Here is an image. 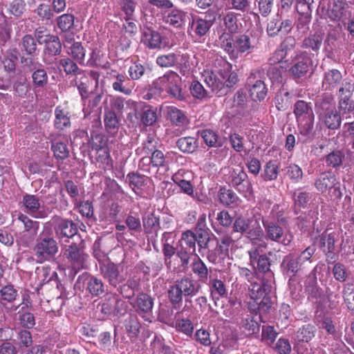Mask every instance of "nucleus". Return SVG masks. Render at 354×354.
<instances>
[{
	"label": "nucleus",
	"mask_w": 354,
	"mask_h": 354,
	"mask_svg": "<svg viewBox=\"0 0 354 354\" xmlns=\"http://www.w3.org/2000/svg\"><path fill=\"white\" fill-rule=\"evenodd\" d=\"M221 68L218 70V77L213 71H205L203 77L205 84L210 88L209 91L198 81H193L190 86L192 95L201 100H207L212 97L211 93L218 97L227 95L237 83V74L232 71V65L224 60L219 61Z\"/></svg>",
	"instance_id": "1"
},
{
	"label": "nucleus",
	"mask_w": 354,
	"mask_h": 354,
	"mask_svg": "<svg viewBox=\"0 0 354 354\" xmlns=\"http://www.w3.org/2000/svg\"><path fill=\"white\" fill-rule=\"evenodd\" d=\"M201 289V286L196 280L184 276L169 286L167 297L173 308L178 309L182 306L183 298L186 304H192V299L197 295Z\"/></svg>",
	"instance_id": "2"
},
{
	"label": "nucleus",
	"mask_w": 354,
	"mask_h": 354,
	"mask_svg": "<svg viewBox=\"0 0 354 354\" xmlns=\"http://www.w3.org/2000/svg\"><path fill=\"white\" fill-rule=\"evenodd\" d=\"M182 86V80L179 75L173 71H169L152 82L145 98L149 100L154 95H160L165 91L176 100H184L185 97Z\"/></svg>",
	"instance_id": "3"
},
{
	"label": "nucleus",
	"mask_w": 354,
	"mask_h": 354,
	"mask_svg": "<svg viewBox=\"0 0 354 354\" xmlns=\"http://www.w3.org/2000/svg\"><path fill=\"white\" fill-rule=\"evenodd\" d=\"M240 276L245 279L249 283L248 289L250 293V301L248 303V308L251 313L255 314H263L269 313L272 306L270 293L260 292L256 297L252 295V288L254 284H260L255 281L257 279V273L254 268L252 270L248 268H241L239 269Z\"/></svg>",
	"instance_id": "4"
},
{
	"label": "nucleus",
	"mask_w": 354,
	"mask_h": 354,
	"mask_svg": "<svg viewBox=\"0 0 354 354\" xmlns=\"http://www.w3.org/2000/svg\"><path fill=\"white\" fill-rule=\"evenodd\" d=\"M315 108L320 124L331 130H336L340 127L342 118L336 109L332 94H323L316 100Z\"/></svg>",
	"instance_id": "5"
},
{
	"label": "nucleus",
	"mask_w": 354,
	"mask_h": 354,
	"mask_svg": "<svg viewBox=\"0 0 354 354\" xmlns=\"http://www.w3.org/2000/svg\"><path fill=\"white\" fill-rule=\"evenodd\" d=\"M251 266L256 270L257 279L261 280V284H254L252 288V295L256 297L260 292L270 294L274 289L275 278L274 274L270 268V257L266 254H262L254 265Z\"/></svg>",
	"instance_id": "6"
},
{
	"label": "nucleus",
	"mask_w": 354,
	"mask_h": 354,
	"mask_svg": "<svg viewBox=\"0 0 354 354\" xmlns=\"http://www.w3.org/2000/svg\"><path fill=\"white\" fill-rule=\"evenodd\" d=\"M294 113L300 133L308 138H313L315 115L311 103L298 100L294 105Z\"/></svg>",
	"instance_id": "7"
},
{
	"label": "nucleus",
	"mask_w": 354,
	"mask_h": 354,
	"mask_svg": "<svg viewBox=\"0 0 354 354\" xmlns=\"http://www.w3.org/2000/svg\"><path fill=\"white\" fill-rule=\"evenodd\" d=\"M33 251L38 262L51 261L58 253V243L52 236L42 232L36 240Z\"/></svg>",
	"instance_id": "8"
},
{
	"label": "nucleus",
	"mask_w": 354,
	"mask_h": 354,
	"mask_svg": "<svg viewBox=\"0 0 354 354\" xmlns=\"http://www.w3.org/2000/svg\"><path fill=\"white\" fill-rule=\"evenodd\" d=\"M338 241V236L334 232H329L328 230L322 232L317 239L319 248L325 254L328 263H335L338 258V250L335 243Z\"/></svg>",
	"instance_id": "9"
},
{
	"label": "nucleus",
	"mask_w": 354,
	"mask_h": 354,
	"mask_svg": "<svg viewBox=\"0 0 354 354\" xmlns=\"http://www.w3.org/2000/svg\"><path fill=\"white\" fill-rule=\"evenodd\" d=\"M264 75V69L259 68L252 71L248 78V84L250 86V94L254 101L264 100L268 94V88L262 80Z\"/></svg>",
	"instance_id": "10"
},
{
	"label": "nucleus",
	"mask_w": 354,
	"mask_h": 354,
	"mask_svg": "<svg viewBox=\"0 0 354 354\" xmlns=\"http://www.w3.org/2000/svg\"><path fill=\"white\" fill-rule=\"evenodd\" d=\"M265 230V239L283 245H288L292 241L291 236H288L284 227L278 222L263 221Z\"/></svg>",
	"instance_id": "11"
},
{
	"label": "nucleus",
	"mask_w": 354,
	"mask_h": 354,
	"mask_svg": "<svg viewBox=\"0 0 354 354\" xmlns=\"http://www.w3.org/2000/svg\"><path fill=\"white\" fill-rule=\"evenodd\" d=\"M100 272L109 286L115 289L125 281L123 268L119 264L112 262L101 264Z\"/></svg>",
	"instance_id": "12"
},
{
	"label": "nucleus",
	"mask_w": 354,
	"mask_h": 354,
	"mask_svg": "<svg viewBox=\"0 0 354 354\" xmlns=\"http://www.w3.org/2000/svg\"><path fill=\"white\" fill-rule=\"evenodd\" d=\"M53 222L56 237L60 241L64 239L65 241H68L77 234V224L72 220L55 216Z\"/></svg>",
	"instance_id": "13"
},
{
	"label": "nucleus",
	"mask_w": 354,
	"mask_h": 354,
	"mask_svg": "<svg viewBox=\"0 0 354 354\" xmlns=\"http://www.w3.org/2000/svg\"><path fill=\"white\" fill-rule=\"evenodd\" d=\"M22 204L25 212L36 218H45L50 213V208L41 205L36 195L26 194L23 196Z\"/></svg>",
	"instance_id": "14"
},
{
	"label": "nucleus",
	"mask_w": 354,
	"mask_h": 354,
	"mask_svg": "<svg viewBox=\"0 0 354 354\" xmlns=\"http://www.w3.org/2000/svg\"><path fill=\"white\" fill-rule=\"evenodd\" d=\"M293 64L289 73L293 79L297 80L305 77L313 66V62L307 52L298 53L293 59Z\"/></svg>",
	"instance_id": "15"
},
{
	"label": "nucleus",
	"mask_w": 354,
	"mask_h": 354,
	"mask_svg": "<svg viewBox=\"0 0 354 354\" xmlns=\"http://www.w3.org/2000/svg\"><path fill=\"white\" fill-rule=\"evenodd\" d=\"M187 59L188 56L187 55L170 53L159 55L156 58V63L162 68H170L177 66L180 73L185 75V72L189 70V64H187Z\"/></svg>",
	"instance_id": "16"
},
{
	"label": "nucleus",
	"mask_w": 354,
	"mask_h": 354,
	"mask_svg": "<svg viewBox=\"0 0 354 354\" xmlns=\"http://www.w3.org/2000/svg\"><path fill=\"white\" fill-rule=\"evenodd\" d=\"M35 273L40 287L48 285L50 288H55L59 290H62V284L58 281L57 272L51 270L49 267H37Z\"/></svg>",
	"instance_id": "17"
},
{
	"label": "nucleus",
	"mask_w": 354,
	"mask_h": 354,
	"mask_svg": "<svg viewBox=\"0 0 354 354\" xmlns=\"http://www.w3.org/2000/svg\"><path fill=\"white\" fill-rule=\"evenodd\" d=\"M154 298L147 293L140 292L132 304L136 311L144 319L148 320L152 315Z\"/></svg>",
	"instance_id": "18"
},
{
	"label": "nucleus",
	"mask_w": 354,
	"mask_h": 354,
	"mask_svg": "<svg viewBox=\"0 0 354 354\" xmlns=\"http://www.w3.org/2000/svg\"><path fill=\"white\" fill-rule=\"evenodd\" d=\"M64 255L71 262L75 269H82L88 257L82 248L76 243H72L65 250Z\"/></svg>",
	"instance_id": "19"
},
{
	"label": "nucleus",
	"mask_w": 354,
	"mask_h": 354,
	"mask_svg": "<svg viewBox=\"0 0 354 354\" xmlns=\"http://www.w3.org/2000/svg\"><path fill=\"white\" fill-rule=\"evenodd\" d=\"M165 165V156L163 152L156 149L151 154V156H143L139 161L138 168L140 170L150 174L151 167L158 168Z\"/></svg>",
	"instance_id": "20"
},
{
	"label": "nucleus",
	"mask_w": 354,
	"mask_h": 354,
	"mask_svg": "<svg viewBox=\"0 0 354 354\" xmlns=\"http://www.w3.org/2000/svg\"><path fill=\"white\" fill-rule=\"evenodd\" d=\"M99 306L102 313L118 316L124 313L125 304L124 301L115 296H109L103 300Z\"/></svg>",
	"instance_id": "21"
},
{
	"label": "nucleus",
	"mask_w": 354,
	"mask_h": 354,
	"mask_svg": "<svg viewBox=\"0 0 354 354\" xmlns=\"http://www.w3.org/2000/svg\"><path fill=\"white\" fill-rule=\"evenodd\" d=\"M264 236L265 234L259 219L255 217H252L251 224L249 225L245 236L249 239L253 245L257 244V242H261L259 244V248H266V243L263 241Z\"/></svg>",
	"instance_id": "22"
},
{
	"label": "nucleus",
	"mask_w": 354,
	"mask_h": 354,
	"mask_svg": "<svg viewBox=\"0 0 354 354\" xmlns=\"http://www.w3.org/2000/svg\"><path fill=\"white\" fill-rule=\"evenodd\" d=\"M302 265L294 254L285 256L280 264V269L283 275L290 278L295 277Z\"/></svg>",
	"instance_id": "23"
},
{
	"label": "nucleus",
	"mask_w": 354,
	"mask_h": 354,
	"mask_svg": "<svg viewBox=\"0 0 354 354\" xmlns=\"http://www.w3.org/2000/svg\"><path fill=\"white\" fill-rule=\"evenodd\" d=\"M136 118L140 120V123L145 126H151L158 119L157 108L151 105L143 104L140 110L136 109Z\"/></svg>",
	"instance_id": "24"
},
{
	"label": "nucleus",
	"mask_w": 354,
	"mask_h": 354,
	"mask_svg": "<svg viewBox=\"0 0 354 354\" xmlns=\"http://www.w3.org/2000/svg\"><path fill=\"white\" fill-rule=\"evenodd\" d=\"M331 13L334 20L344 22L352 15V12L350 10V3L346 0H333Z\"/></svg>",
	"instance_id": "25"
},
{
	"label": "nucleus",
	"mask_w": 354,
	"mask_h": 354,
	"mask_svg": "<svg viewBox=\"0 0 354 354\" xmlns=\"http://www.w3.org/2000/svg\"><path fill=\"white\" fill-rule=\"evenodd\" d=\"M342 81V75L337 69H331L324 74L322 87L324 91H333L336 88Z\"/></svg>",
	"instance_id": "26"
},
{
	"label": "nucleus",
	"mask_w": 354,
	"mask_h": 354,
	"mask_svg": "<svg viewBox=\"0 0 354 354\" xmlns=\"http://www.w3.org/2000/svg\"><path fill=\"white\" fill-rule=\"evenodd\" d=\"M236 59L243 53H248L257 46V43L250 35L243 34L235 38Z\"/></svg>",
	"instance_id": "27"
},
{
	"label": "nucleus",
	"mask_w": 354,
	"mask_h": 354,
	"mask_svg": "<svg viewBox=\"0 0 354 354\" xmlns=\"http://www.w3.org/2000/svg\"><path fill=\"white\" fill-rule=\"evenodd\" d=\"M141 41L149 49H160L162 46L161 35L151 28H147L142 32Z\"/></svg>",
	"instance_id": "28"
},
{
	"label": "nucleus",
	"mask_w": 354,
	"mask_h": 354,
	"mask_svg": "<svg viewBox=\"0 0 354 354\" xmlns=\"http://www.w3.org/2000/svg\"><path fill=\"white\" fill-rule=\"evenodd\" d=\"M337 184L335 176L331 172L321 174L315 181L316 189L322 193L332 189Z\"/></svg>",
	"instance_id": "29"
},
{
	"label": "nucleus",
	"mask_w": 354,
	"mask_h": 354,
	"mask_svg": "<svg viewBox=\"0 0 354 354\" xmlns=\"http://www.w3.org/2000/svg\"><path fill=\"white\" fill-rule=\"evenodd\" d=\"M139 286L140 280L133 277L127 279L126 283H120L116 290L123 297L130 299L133 297L135 292L138 290Z\"/></svg>",
	"instance_id": "30"
},
{
	"label": "nucleus",
	"mask_w": 354,
	"mask_h": 354,
	"mask_svg": "<svg viewBox=\"0 0 354 354\" xmlns=\"http://www.w3.org/2000/svg\"><path fill=\"white\" fill-rule=\"evenodd\" d=\"M190 26L195 36L201 38L209 32L212 26V22L210 20L204 19L198 16H194L192 17Z\"/></svg>",
	"instance_id": "31"
},
{
	"label": "nucleus",
	"mask_w": 354,
	"mask_h": 354,
	"mask_svg": "<svg viewBox=\"0 0 354 354\" xmlns=\"http://www.w3.org/2000/svg\"><path fill=\"white\" fill-rule=\"evenodd\" d=\"M19 47L21 52L27 55L34 56L37 54V41L31 35H25L19 43Z\"/></svg>",
	"instance_id": "32"
},
{
	"label": "nucleus",
	"mask_w": 354,
	"mask_h": 354,
	"mask_svg": "<svg viewBox=\"0 0 354 354\" xmlns=\"http://www.w3.org/2000/svg\"><path fill=\"white\" fill-rule=\"evenodd\" d=\"M142 225L146 234H157L160 229V217L149 212L142 216Z\"/></svg>",
	"instance_id": "33"
},
{
	"label": "nucleus",
	"mask_w": 354,
	"mask_h": 354,
	"mask_svg": "<svg viewBox=\"0 0 354 354\" xmlns=\"http://www.w3.org/2000/svg\"><path fill=\"white\" fill-rule=\"evenodd\" d=\"M292 95L287 88L282 87L277 93L274 97V103L279 111H284L287 110L292 104Z\"/></svg>",
	"instance_id": "34"
},
{
	"label": "nucleus",
	"mask_w": 354,
	"mask_h": 354,
	"mask_svg": "<svg viewBox=\"0 0 354 354\" xmlns=\"http://www.w3.org/2000/svg\"><path fill=\"white\" fill-rule=\"evenodd\" d=\"M221 48L226 52L230 58L236 59L235 39L230 32H223L218 38Z\"/></svg>",
	"instance_id": "35"
},
{
	"label": "nucleus",
	"mask_w": 354,
	"mask_h": 354,
	"mask_svg": "<svg viewBox=\"0 0 354 354\" xmlns=\"http://www.w3.org/2000/svg\"><path fill=\"white\" fill-rule=\"evenodd\" d=\"M323 42V35L319 32L310 34L301 43V48L308 49L317 54Z\"/></svg>",
	"instance_id": "36"
},
{
	"label": "nucleus",
	"mask_w": 354,
	"mask_h": 354,
	"mask_svg": "<svg viewBox=\"0 0 354 354\" xmlns=\"http://www.w3.org/2000/svg\"><path fill=\"white\" fill-rule=\"evenodd\" d=\"M218 196L221 203L225 206H236L241 202L236 194L232 189L225 187L220 188Z\"/></svg>",
	"instance_id": "37"
},
{
	"label": "nucleus",
	"mask_w": 354,
	"mask_h": 354,
	"mask_svg": "<svg viewBox=\"0 0 354 354\" xmlns=\"http://www.w3.org/2000/svg\"><path fill=\"white\" fill-rule=\"evenodd\" d=\"M239 326L247 336L258 333L260 330V324L259 322L256 321L252 316L249 315L242 318L239 323Z\"/></svg>",
	"instance_id": "38"
},
{
	"label": "nucleus",
	"mask_w": 354,
	"mask_h": 354,
	"mask_svg": "<svg viewBox=\"0 0 354 354\" xmlns=\"http://www.w3.org/2000/svg\"><path fill=\"white\" fill-rule=\"evenodd\" d=\"M55 115L54 125L57 129L64 130L71 127V119L67 111L62 109L61 106H57L55 110Z\"/></svg>",
	"instance_id": "39"
},
{
	"label": "nucleus",
	"mask_w": 354,
	"mask_h": 354,
	"mask_svg": "<svg viewBox=\"0 0 354 354\" xmlns=\"http://www.w3.org/2000/svg\"><path fill=\"white\" fill-rule=\"evenodd\" d=\"M86 290L93 297H98L105 292V285L102 279L90 276L87 279Z\"/></svg>",
	"instance_id": "40"
},
{
	"label": "nucleus",
	"mask_w": 354,
	"mask_h": 354,
	"mask_svg": "<svg viewBox=\"0 0 354 354\" xmlns=\"http://www.w3.org/2000/svg\"><path fill=\"white\" fill-rule=\"evenodd\" d=\"M209 291L212 299L216 304V300L220 297H223L227 295L225 285L223 281L218 279H213L209 281Z\"/></svg>",
	"instance_id": "41"
},
{
	"label": "nucleus",
	"mask_w": 354,
	"mask_h": 354,
	"mask_svg": "<svg viewBox=\"0 0 354 354\" xmlns=\"http://www.w3.org/2000/svg\"><path fill=\"white\" fill-rule=\"evenodd\" d=\"M104 123L106 130L108 132H115L118 131L120 126V119L117 113L109 108L104 109Z\"/></svg>",
	"instance_id": "42"
},
{
	"label": "nucleus",
	"mask_w": 354,
	"mask_h": 354,
	"mask_svg": "<svg viewBox=\"0 0 354 354\" xmlns=\"http://www.w3.org/2000/svg\"><path fill=\"white\" fill-rule=\"evenodd\" d=\"M186 14L181 10L174 8L165 17V21L176 28L181 27L185 21Z\"/></svg>",
	"instance_id": "43"
},
{
	"label": "nucleus",
	"mask_w": 354,
	"mask_h": 354,
	"mask_svg": "<svg viewBox=\"0 0 354 354\" xmlns=\"http://www.w3.org/2000/svg\"><path fill=\"white\" fill-rule=\"evenodd\" d=\"M45 47L44 53L47 56H57L62 52V43L59 37L56 35L49 37L46 42L44 43Z\"/></svg>",
	"instance_id": "44"
},
{
	"label": "nucleus",
	"mask_w": 354,
	"mask_h": 354,
	"mask_svg": "<svg viewBox=\"0 0 354 354\" xmlns=\"http://www.w3.org/2000/svg\"><path fill=\"white\" fill-rule=\"evenodd\" d=\"M167 117L171 123L177 126H183L187 123V118L183 111L175 106H169L167 109Z\"/></svg>",
	"instance_id": "45"
},
{
	"label": "nucleus",
	"mask_w": 354,
	"mask_h": 354,
	"mask_svg": "<svg viewBox=\"0 0 354 354\" xmlns=\"http://www.w3.org/2000/svg\"><path fill=\"white\" fill-rule=\"evenodd\" d=\"M279 165L277 160L267 162L261 174V178L266 181L276 180L279 174Z\"/></svg>",
	"instance_id": "46"
},
{
	"label": "nucleus",
	"mask_w": 354,
	"mask_h": 354,
	"mask_svg": "<svg viewBox=\"0 0 354 354\" xmlns=\"http://www.w3.org/2000/svg\"><path fill=\"white\" fill-rule=\"evenodd\" d=\"M176 146L183 153H192L197 149L198 143L194 137H183L178 139Z\"/></svg>",
	"instance_id": "47"
},
{
	"label": "nucleus",
	"mask_w": 354,
	"mask_h": 354,
	"mask_svg": "<svg viewBox=\"0 0 354 354\" xmlns=\"http://www.w3.org/2000/svg\"><path fill=\"white\" fill-rule=\"evenodd\" d=\"M193 272L198 277L199 281L206 282L208 279L209 271L205 263L198 257H195L192 263Z\"/></svg>",
	"instance_id": "48"
},
{
	"label": "nucleus",
	"mask_w": 354,
	"mask_h": 354,
	"mask_svg": "<svg viewBox=\"0 0 354 354\" xmlns=\"http://www.w3.org/2000/svg\"><path fill=\"white\" fill-rule=\"evenodd\" d=\"M315 326L308 324L298 329L295 335V339L297 342H308L315 337Z\"/></svg>",
	"instance_id": "49"
},
{
	"label": "nucleus",
	"mask_w": 354,
	"mask_h": 354,
	"mask_svg": "<svg viewBox=\"0 0 354 354\" xmlns=\"http://www.w3.org/2000/svg\"><path fill=\"white\" fill-rule=\"evenodd\" d=\"M59 66L62 67L67 75H77L83 73V71L79 68L77 64L70 57H65L59 61Z\"/></svg>",
	"instance_id": "50"
},
{
	"label": "nucleus",
	"mask_w": 354,
	"mask_h": 354,
	"mask_svg": "<svg viewBox=\"0 0 354 354\" xmlns=\"http://www.w3.org/2000/svg\"><path fill=\"white\" fill-rule=\"evenodd\" d=\"M196 243V239L194 232L191 230H187L182 234L181 239L179 241V247L195 253Z\"/></svg>",
	"instance_id": "51"
},
{
	"label": "nucleus",
	"mask_w": 354,
	"mask_h": 354,
	"mask_svg": "<svg viewBox=\"0 0 354 354\" xmlns=\"http://www.w3.org/2000/svg\"><path fill=\"white\" fill-rule=\"evenodd\" d=\"M345 158L344 153L340 150H334L325 157L327 167L337 169L342 166Z\"/></svg>",
	"instance_id": "52"
},
{
	"label": "nucleus",
	"mask_w": 354,
	"mask_h": 354,
	"mask_svg": "<svg viewBox=\"0 0 354 354\" xmlns=\"http://www.w3.org/2000/svg\"><path fill=\"white\" fill-rule=\"evenodd\" d=\"M312 15L310 12H303L299 14V17L295 22L297 30L301 35L306 34L309 29V25L311 21Z\"/></svg>",
	"instance_id": "53"
},
{
	"label": "nucleus",
	"mask_w": 354,
	"mask_h": 354,
	"mask_svg": "<svg viewBox=\"0 0 354 354\" xmlns=\"http://www.w3.org/2000/svg\"><path fill=\"white\" fill-rule=\"evenodd\" d=\"M18 295V291L12 285H7L0 290V301L3 305L13 302Z\"/></svg>",
	"instance_id": "54"
},
{
	"label": "nucleus",
	"mask_w": 354,
	"mask_h": 354,
	"mask_svg": "<svg viewBox=\"0 0 354 354\" xmlns=\"http://www.w3.org/2000/svg\"><path fill=\"white\" fill-rule=\"evenodd\" d=\"M69 54L76 60L80 65H84V57L86 50L81 42H73L69 47Z\"/></svg>",
	"instance_id": "55"
},
{
	"label": "nucleus",
	"mask_w": 354,
	"mask_h": 354,
	"mask_svg": "<svg viewBox=\"0 0 354 354\" xmlns=\"http://www.w3.org/2000/svg\"><path fill=\"white\" fill-rule=\"evenodd\" d=\"M125 329L130 337H136L140 330V324L136 316L130 315L124 321Z\"/></svg>",
	"instance_id": "56"
},
{
	"label": "nucleus",
	"mask_w": 354,
	"mask_h": 354,
	"mask_svg": "<svg viewBox=\"0 0 354 354\" xmlns=\"http://www.w3.org/2000/svg\"><path fill=\"white\" fill-rule=\"evenodd\" d=\"M278 335L277 332L272 326H263L261 332V342L272 346Z\"/></svg>",
	"instance_id": "57"
},
{
	"label": "nucleus",
	"mask_w": 354,
	"mask_h": 354,
	"mask_svg": "<svg viewBox=\"0 0 354 354\" xmlns=\"http://www.w3.org/2000/svg\"><path fill=\"white\" fill-rule=\"evenodd\" d=\"M194 235L196 237V242L199 248L206 249L210 240L209 232L205 228L198 227L195 230Z\"/></svg>",
	"instance_id": "58"
},
{
	"label": "nucleus",
	"mask_w": 354,
	"mask_h": 354,
	"mask_svg": "<svg viewBox=\"0 0 354 354\" xmlns=\"http://www.w3.org/2000/svg\"><path fill=\"white\" fill-rule=\"evenodd\" d=\"M51 149L57 159L65 160L69 156V150L66 143L62 142H53Z\"/></svg>",
	"instance_id": "59"
},
{
	"label": "nucleus",
	"mask_w": 354,
	"mask_h": 354,
	"mask_svg": "<svg viewBox=\"0 0 354 354\" xmlns=\"http://www.w3.org/2000/svg\"><path fill=\"white\" fill-rule=\"evenodd\" d=\"M338 109L340 114H347L354 111V101L351 97L339 96Z\"/></svg>",
	"instance_id": "60"
},
{
	"label": "nucleus",
	"mask_w": 354,
	"mask_h": 354,
	"mask_svg": "<svg viewBox=\"0 0 354 354\" xmlns=\"http://www.w3.org/2000/svg\"><path fill=\"white\" fill-rule=\"evenodd\" d=\"M32 83L36 87L43 88L48 84V75L41 68L35 70L32 74Z\"/></svg>",
	"instance_id": "61"
},
{
	"label": "nucleus",
	"mask_w": 354,
	"mask_h": 354,
	"mask_svg": "<svg viewBox=\"0 0 354 354\" xmlns=\"http://www.w3.org/2000/svg\"><path fill=\"white\" fill-rule=\"evenodd\" d=\"M118 3L120 9L125 15V20H131L136 7V2L134 0H119Z\"/></svg>",
	"instance_id": "62"
},
{
	"label": "nucleus",
	"mask_w": 354,
	"mask_h": 354,
	"mask_svg": "<svg viewBox=\"0 0 354 354\" xmlns=\"http://www.w3.org/2000/svg\"><path fill=\"white\" fill-rule=\"evenodd\" d=\"M128 81L127 77L124 74H118L115 76V81L113 83V88L125 95H130L132 92L131 88L127 86L124 83Z\"/></svg>",
	"instance_id": "63"
},
{
	"label": "nucleus",
	"mask_w": 354,
	"mask_h": 354,
	"mask_svg": "<svg viewBox=\"0 0 354 354\" xmlns=\"http://www.w3.org/2000/svg\"><path fill=\"white\" fill-rule=\"evenodd\" d=\"M176 255L180 260V267L183 270H187L189 268L190 259L193 256L196 257V254L189 250L178 247L176 251Z\"/></svg>",
	"instance_id": "64"
}]
</instances>
